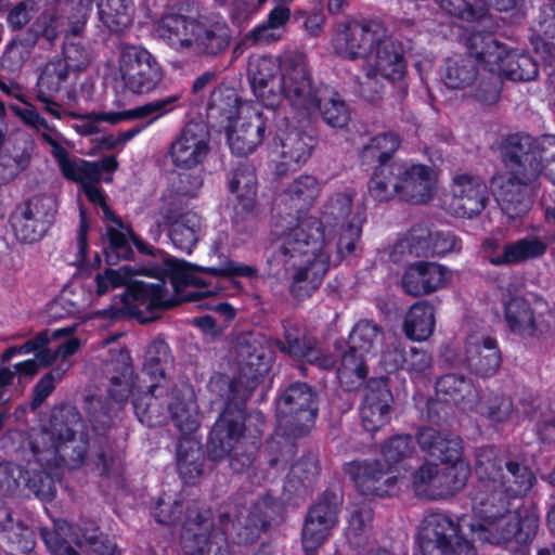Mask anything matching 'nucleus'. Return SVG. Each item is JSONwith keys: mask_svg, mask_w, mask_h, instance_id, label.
<instances>
[{"mask_svg": "<svg viewBox=\"0 0 555 555\" xmlns=\"http://www.w3.org/2000/svg\"><path fill=\"white\" fill-rule=\"evenodd\" d=\"M477 487L472 494L473 508L490 526L487 540L512 555H530L538 534L540 514L537 506L521 505L511 513L513 501L525 498L537 482L532 469L506 457L494 446L475 452Z\"/></svg>", "mask_w": 555, "mask_h": 555, "instance_id": "f257e3e1", "label": "nucleus"}, {"mask_svg": "<svg viewBox=\"0 0 555 555\" xmlns=\"http://www.w3.org/2000/svg\"><path fill=\"white\" fill-rule=\"evenodd\" d=\"M334 53L343 60H367L374 53V62L359 83L360 95L369 102L382 99V80L397 81L406 70L403 48L387 35L383 24L376 21H348L336 25L332 36Z\"/></svg>", "mask_w": 555, "mask_h": 555, "instance_id": "f03ea898", "label": "nucleus"}, {"mask_svg": "<svg viewBox=\"0 0 555 555\" xmlns=\"http://www.w3.org/2000/svg\"><path fill=\"white\" fill-rule=\"evenodd\" d=\"M155 30L173 51L194 52L207 60L223 57L233 41L227 18L220 12L199 9L195 0L169 1L155 23Z\"/></svg>", "mask_w": 555, "mask_h": 555, "instance_id": "7ed1b4c3", "label": "nucleus"}, {"mask_svg": "<svg viewBox=\"0 0 555 555\" xmlns=\"http://www.w3.org/2000/svg\"><path fill=\"white\" fill-rule=\"evenodd\" d=\"M264 415L260 411L224 405L212 425L206 449L210 461L218 463L229 459L231 469L236 474L247 472L256 461L259 451Z\"/></svg>", "mask_w": 555, "mask_h": 555, "instance_id": "20e7f679", "label": "nucleus"}, {"mask_svg": "<svg viewBox=\"0 0 555 555\" xmlns=\"http://www.w3.org/2000/svg\"><path fill=\"white\" fill-rule=\"evenodd\" d=\"M278 426L266 440L263 454L271 468L286 466L297 453L296 439L307 435L318 415L317 392L307 383L287 386L276 400Z\"/></svg>", "mask_w": 555, "mask_h": 555, "instance_id": "39448f33", "label": "nucleus"}, {"mask_svg": "<svg viewBox=\"0 0 555 555\" xmlns=\"http://www.w3.org/2000/svg\"><path fill=\"white\" fill-rule=\"evenodd\" d=\"M82 418L69 404L55 406L49 426L41 430L39 440L31 443V451L39 461L53 460L56 465L76 469L83 465L89 449L88 434L80 431Z\"/></svg>", "mask_w": 555, "mask_h": 555, "instance_id": "423d86ee", "label": "nucleus"}, {"mask_svg": "<svg viewBox=\"0 0 555 555\" xmlns=\"http://www.w3.org/2000/svg\"><path fill=\"white\" fill-rule=\"evenodd\" d=\"M327 235L315 217L300 219L279 237L274 258L284 267L306 271V278L319 286L330 268V255L323 250Z\"/></svg>", "mask_w": 555, "mask_h": 555, "instance_id": "0eeeda50", "label": "nucleus"}, {"mask_svg": "<svg viewBox=\"0 0 555 555\" xmlns=\"http://www.w3.org/2000/svg\"><path fill=\"white\" fill-rule=\"evenodd\" d=\"M518 152H521L519 145L511 143L507 138L503 141L501 157L507 172L494 179L496 201L502 211L513 220L531 209L533 201L528 188L539 180L535 163L528 166Z\"/></svg>", "mask_w": 555, "mask_h": 555, "instance_id": "6e6552de", "label": "nucleus"}, {"mask_svg": "<svg viewBox=\"0 0 555 555\" xmlns=\"http://www.w3.org/2000/svg\"><path fill=\"white\" fill-rule=\"evenodd\" d=\"M383 328L373 320L360 319L351 327L347 338H337L334 350L339 357L337 378L346 391L357 390L367 378L366 358L374 356Z\"/></svg>", "mask_w": 555, "mask_h": 555, "instance_id": "1a4fd4ad", "label": "nucleus"}, {"mask_svg": "<svg viewBox=\"0 0 555 555\" xmlns=\"http://www.w3.org/2000/svg\"><path fill=\"white\" fill-rule=\"evenodd\" d=\"M179 302L169 296L164 283H146L131 276L124 292L114 296L113 302L101 311V315L113 321L135 319L146 324L157 320L159 312Z\"/></svg>", "mask_w": 555, "mask_h": 555, "instance_id": "9d476101", "label": "nucleus"}, {"mask_svg": "<svg viewBox=\"0 0 555 555\" xmlns=\"http://www.w3.org/2000/svg\"><path fill=\"white\" fill-rule=\"evenodd\" d=\"M467 50L485 62V70L512 81H530L539 74V63L530 54L507 50L493 31L474 30L465 39Z\"/></svg>", "mask_w": 555, "mask_h": 555, "instance_id": "9b49d317", "label": "nucleus"}, {"mask_svg": "<svg viewBox=\"0 0 555 555\" xmlns=\"http://www.w3.org/2000/svg\"><path fill=\"white\" fill-rule=\"evenodd\" d=\"M201 272L215 278H248L255 279L258 276V268L246 263L234 261L225 257L219 266H198L188 262L185 260L177 259L170 255L160 259L159 264H155L146 270L145 276L159 280L164 283L168 279L177 294L182 293L189 286H195L203 289L208 283L194 273Z\"/></svg>", "mask_w": 555, "mask_h": 555, "instance_id": "f8f14e48", "label": "nucleus"}, {"mask_svg": "<svg viewBox=\"0 0 555 555\" xmlns=\"http://www.w3.org/2000/svg\"><path fill=\"white\" fill-rule=\"evenodd\" d=\"M240 360V374L233 378L227 375L220 377V382L227 384L224 405L247 409L254 389L259 380L270 371L273 362V351L260 341H244L237 347Z\"/></svg>", "mask_w": 555, "mask_h": 555, "instance_id": "ddd939ff", "label": "nucleus"}, {"mask_svg": "<svg viewBox=\"0 0 555 555\" xmlns=\"http://www.w3.org/2000/svg\"><path fill=\"white\" fill-rule=\"evenodd\" d=\"M385 192L370 190L369 196L375 203H388L393 198L412 205L428 203L435 195L436 182L433 169L424 164L408 165L401 162L384 179Z\"/></svg>", "mask_w": 555, "mask_h": 555, "instance_id": "4468645a", "label": "nucleus"}, {"mask_svg": "<svg viewBox=\"0 0 555 555\" xmlns=\"http://www.w3.org/2000/svg\"><path fill=\"white\" fill-rule=\"evenodd\" d=\"M415 555H476L475 546L462 533L460 524L441 512L426 514L417 528Z\"/></svg>", "mask_w": 555, "mask_h": 555, "instance_id": "2eb2a0df", "label": "nucleus"}, {"mask_svg": "<svg viewBox=\"0 0 555 555\" xmlns=\"http://www.w3.org/2000/svg\"><path fill=\"white\" fill-rule=\"evenodd\" d=\"M503 319L511 334L530 343H542L555 334V314L547 305L538 310L521 295L503 299Z\"/></svg>", "mask_w": 555, "mask_h": 555, "instance_id": "dca6fc26", "label": "nucleus"}, {"mask_svg": "<svg viewBox=\"0 0 555 555\" xmlns=\"http://www.w3.org/2000/svg\"><path fill=\"white\" fill-rule=\"evenodd\" d=\"M282 330V337L270 338V344L281 354L299 363V370L304 375H306L307 365L326 372L336 367V357L324 350L318 338L304 332L298 324L283 320Z\"/></svg>", "mask_w": 555, "mask_h": 555, "instance_id": "f3484780", "label": "nucleus"}, {"mask_svg": "<svg viewBox=\"0 0 555 555\" xmlns=\"http://www.w3.org/2000/svg\"><path fill=\"white\" fill-rule=\"evenodd\" d=\"M56 209L44 195H34L18 203L9 215V224L17 242L41 241L54 223Z\"/></svg>", "mask_w": 555, "mask_h": 555, "instance_id": "a211bd4d", "label": "nucleus"}, {"mask_svg": "<svg viewBox=\"0 0 555 555\" xmlns=\"http://www.w3.org/2000/svg\"><path fill=\"white\" fill-rule=\"evenodd\" d=\"M281 91L289 104L299 109L315 105L314 86L307 54L299 50H286L280 54Z\"/></svg>", "mask_w": 555, "mask_h": 555, "instance_id": "6ab92c4d", "label": "nucleus"}, {"mask_svg": "<svg viewBox=\"0 0 555 555\" xmlns=\"http://www.w3.org/2000/svg\"><path fill=\"white\" fill-rule=\"evenodd\" d=\"M119 73L125 88L134 94H147L159 86L164 69L145 48L127 46L119 59Z\"/></svg>", "mask_w": 555, "mask_h": 555, "instance_id": "aec40b11", "label": "nucleus"}, {"mask_svg": "<svg viewBox=\"0 0 555 555\" xmlns=\"http://www.w3.org/2000/svg\"><path fill=\"white\" fill-rule=\"evenodd\" d=\"M343 470L363 495L385 498L398 490L399 478L384 460H354L345 463Z\"/></svg>", "mask_w": 555, "mask_h": 555, "instance_id": "412c9836", "label": "nucleus"}, {"mask_svg": "<svg viewBox=\"0 0 555 555\" xmlns=\"http://www.w3.org/2000/svg\"><path fill=\"white\" fill-rule=\"evenodd\" d=\"M401 143L402 139L398 133L386 131L370 138L362 147L360 152L362 165L373 166V172L367 182V192L372 189L376 194L385 192L384 179L395 166L402 162L395 159Z\"/></svg>", "mask_w": 555, "mask_h": 555, "instance_id": "4be33fe9", "label": "nucleus"}, {"mask_svg": "<svg viewBox=\"0 0 555 555\" xmlns=\"http://www.w3.org/2000/svg\"><path fill=\"white\" fill-rule=\"evenodd\" d=\"M393 396L387 376L366 380L360 404V420L363 429L375 435L391 420Z\"/></svg>", "mask_w": 555, "mask_h": 555, "instance_id": "5701e85b", "label": "nucleus"}, {"mask_svg": "<svg viewBox=\"0 0 555 555\" xmlns=\"http://www.w3.org/2000/svg\"><path fill=\"white\" fill-rule=\"evenodd\" d=\"M209 140L210 134L204 122H188L170 144L169 154L173 165L192 169L202 164L209 152Z\"/></svg>", "mask_w": 555, "mask_h": 555, "instance_id": "b1692460", "label": "nucleus"}, {"mask_svg": "<svg viewBox=\"0 0 555 555\" xmlns=\"http://www.w3.org/2000/svg\"><path fill=\"white\" fill-rule=\"evenodd\" d=\"M214 519L209 508H188L180 534L183 555H209L214 545H221L214 537Z\"/></svg>", "mask_w": 555, "mask_h": 555, "instance_id": "393cba45", "label": "nucleus"}, {"mask_svg": "<svg viewBox=\"0 0 555 555\" xmlns=\"http://www.w3.org/2000/svg\"><path fill=\"white\" fill-rule=\"evenodd\" d=\"M279 147V159L275 160V175L286 176L296 171L311 156L315 139L299 128L281 131L274 138Z\"/></svg>", "mask_w": 555, "mask_h": 555, "instance_id": "a878e982", "label": "nucleus"}, {"mask_svg": "<svg viewBox=\"0 0 555 555\" xmlns=\"http://www.w3.org/2000/svg\"><path fill=\"white\" fill-rule=\"evenodd\" d=\"M448 281L447 267L434 261L420 260L405 266L400 286L404 294L422 297L443 288Z\"/></svg>", "mask_w": 555, "mask_h": 555, "instance_id": "bb28decb", "label": "nucleus"}, {"mask_svg": "<svg viewBox=\"0 0 555 555\" xmlns=\"http://www.w3.org/2000/svg\"><path fill=\"white\" fill-rule=\"evenodd\" d=\"M63 57L50 60L41 72V86L61 90L70 72H82L89 65V51L81 42L67 41L63 46Z\"/></svg>", "mask_w": 555, "mask_h": 555, "instance_id": "cd10ccee", "label": "nucleus"}, {"mask_svg": "<svg viewBox=\"0 0 555 555\" xmlns=\"http://www.w3.org/2000/svg\"><path fill=\"white\" fill-rule=\"evenodd\" d=\"M279 507L278 499L264 493L251 505L243 521L236 517V526L231 533L232 542L243 545L255 543L262 532L269 530L272 515Z\"/></svg>", "mask_w": 555, "mask_h": 555, "instance_id": "c85d7f7f", "label": "nucleus"}, {"mask_svg": "<svg viewBox=\"0 0 555 555\" xmlns=\"http://www.w3.org/2000/svg\"><path fill=\"white\" fill-rule=\"evenodd\" d=\"M229 191L236 195L234 206L235 219L256 220L259 215L257 207V176L255 167L247 160L240 162L229 179Z\"/></svg>", "mask_w": 555, "mask_h": 555, "instance_id": "c756f323", "label": "nucleus"}, {"mask_svg": "<svg viewBox=\"0 0 555 555\" xmlns=\"http://www.w3.org/2000/svg\"><path fill=\"white\" fill-rule=\"evenodd\" d=\"M507 139L521 147V152L518 153L528 166L535 163L538 179L544 170L547 180L555 185V134L534 138L530 134L514 133L507 135Z\"/></svg>", "mask_w": 555, "mask_h": 555, "instance_id": "7c9ffc66", "label": "nucleus"}, {"mask_svg": "<svg viewBox=\"0 0 555 555\" xmlns=\"http://www.w3.org/2000/svg\"><path fill=\"white\" fill-rule=\"evenodd\" d=\"M453 208L457 217L473 218L479 215L489 201L488 186L481 178L468 173L453 179Z\"/></svg>", "mask_w": 555, "mask_h": 555, "instance_id": "2f4dec72", "label": "nucleus"}, {"mask_svg": "<svg viewBox=\"0 0 555 555\" xmlns=\"http://www.w3.org/2000/svg\"><path fill=\"white\" fill-rule=\"evenodd\" d=\"M416 442L429 459L442 464L460 460L463 453V440L460 436L429 426L420 428Z\"/></svg>", "mask_w": 555, "mask_h": 555, "instance_id": "473e14b6", "label": "nucleus"}, {"mask_svg": "<svg viewBox=\"0 0 555 555\" xmlns=\"http://www.w3.org/2000/svg\"><path fill=\"white\" fill-rule=\"evenodd\" d=\"M168 417L180 436H191L199 428V413L193 389L173 387L169 395Z\"/></svg>", "mask_w": 555, "mask_h": 555, "instance_id": "72a5a7b5", "label": "nucleus"}, {"mask_svg": "<svg viewBox=\"0 0 555 555\" xmlns=\"http://www.w3.org/2000/svg\"><path fill=\"white\" fill-rule=\"evenodd\" d=\"M168 392L158 384H152L146 391L133 396V412L140 423L149 427L164 425L168 420Z\"/></svg>", "mask_w": 555, "mask_h": 555, "instance_id": "f704fd0d", "label": "nucleus"}, {"mask_svg": "<svg viewBox=\"0 0 555 555\" xmlns=\"http://www.w3.org/2000/svg\"><path fill=\"white\" fill-rule=\"evenodd\" d=\"M242 104L241 98L233 88L218 86L212 90L207 102L208 124L218 130L231 128L238 119Z\"/></svg>", "mask_w": 555, "mask_h": 555, "instance_id": "c9c22d12", "label": "nucleus"}, {"mask_svg": "<svg viewBox=\"0 0 555 555\" xmlns=\"http://www.w3.org/2000/svg\"><path fill=\"white\" fill-rule=\"evenodd\" d=\"M313 99L317 102L314 106L300 107L298 111L307 114L319 112L324 122L333 128H344L348 125L349 107L334 88L328 85H318Z\"/></svg>", "mask_w": 555, "mask_h": 555, "instance_id": "e433bc0d", "label": "nucleus"}, {"mask_svg": "<svg viewBox=\"0 0 555 555\" xmlns=\"http://www.w3.org/2000/svg\"><path fill=\"white\" fill-rule=\"evenodd\" d=\"M320 474L321 464L318 456L311 452L305 453L291 466L283 489L298 498L310 495L319 481Z\"/></svg>", "mask_w": 555, "mask_h": 555, "instance_id": "4c0bfd02", "label": "nucleus"}, {"mask_svg": "<svg viewBox=\"0 0 555 555\" xmlns=\"http://www.w3.org/2000/svg\"><path fill=\"white\" fill-rule=\"evenodd\" d=\"M180 98V95L175 94L121 112L91 113L88 115V119L95 122L105 121L111 125H117L124 120L146 119L150 117V122H154L159 117L171 112L175 107V103L178 102Z\"/></svg>", "mask_w": 555, "mask_h": 555, "instance_id": "58836bf2", "label": "nucleus"}, {"mask_svg": "<svg viewBox=\"0 0 555 555\" xmlns=\"http://www.w3.org/2000/svg\"><path fill=\"white\" fill-rule=\"evenodd\" d=\"M223 130L227 132V140L232 154L246 157L262 143L266 124L262 120V114L255 112L248 120L242 121L240 127H235V124H233L231 128Z\"/></svg>", "mask_w": 555, "mask_h": 555, "instance_id": "ea45409f", "label": "nucleus"}, {"mask_svg": "<svg viewBox=\"0 0 555 555\" xmlns=\"http://www.w3.org/2000/svg\"><path fill=\"white\" fill-rule=\"evenodd\" d=\"M466 362L469 370L479 377H492L501 366L502 353L498 339L483 336L466 348Z\"/></svg>", "mask_w": 555, "mask_h": 555, "instance_id": "a19ab883", "label": "nucleus"}, {"mask_svg": "<svg viewBox=\"0 0 555 555\" xmlns=\"http://www.w3.org/2000/svg\"><path fill=\"white\" fill-rule=\"evenodd\" d=\"M436 395L446 403H452L461 409L472 408L479 398L472 379L455 373L440 376L435 384Z\"/></svg>", "mask_w": 555, "mask_h": 555, "instance_id": "79ce46f5", "label": "nucleus"}, {"mask_svg": "<svg viewBox=\"0 0 555 555\" xmlns=\"http://www.w3.org/2000/svg\"><path fill=\"white\" fill-rule=\"evenodd\" d=\"M165 223L169 227V238L173 246L186 254H191L198 241L201 218L192 211L177 215L168 209L164 216Z\"/></svg>", "mask_w": 555, "mask_h": 555, "instance_id": "37998d69", "label": "nucleus"}, {"mask_svg": "<svg viewBox=\"0 0 555 555\" xmlns=\"http://www.w3.org/2000/svg\"><path fill=\"white\" fill-rule=\"evenodd\" d=\"M485 68V62L468 50V55H455L446 60L442 80L449 89H464L475 82L478 66Z\"/></svg>", "mask_w": 555, "mask_h": 555, "instance_id": "c03bdc74", "label": "nucleus"}, {"mask_svg": "<svg viewBox=\"0 0 555 555\" xmlns=\"http://www.w3.org/2000/svg\"><path fill=\"white\" fill-rule=\"evenodd\" d=\"M435 325V307L422 300L409 309L403 322V332L411 340L424 341L433 335Z\"/></svg>", "mask_w": 555, "mask_h": 555, "instance_id": "a18cd8bd", "label": "nucleus"}, {"mask_svg": "<svg viewBox=\"0 0 555 555\" xmlns=\"http://www.w3.org/2000/svg\"><path fill=\"white\" fill-rule=\"evenodd\" d=\"M545 251L546 245L539 237H522L515 242L505 243L502 246V255L493 257L491 264L495 267L518 264L539 258Z\"/></svg>", "mask_w": 555, "mask_h": 555, "instance_id": "49530a36", "label": "nucleus"}, {"mask_svg": "<svg viewBox=\"0 0 555 555\" xmlns=\"http://www.w3.org/2000/svg\"><path fill=\"white\" fill-rule=\"evenodd\" d=\"M356 192L352 189H346L343 192H336L330 196L323 206L321 219L324 233L326 228L332 230L336 228H345L347 222L351 220L353 211V198Z\"/></svg>", "mask_w": 555, "mask_h": 555, "instance_id": "de8ad7c7", "label": "nucleus"}, {"mask_svg": "<svg viewBox=\"0 0 555 555\" xmlns=\"http://www.w3.org/2000/svg\"><path fill=\"white\" fill-rule=\"evenodd\" d=\"M441 470L438 469L437 486L431 501L446 499L460 492L470 476V465L460 457L451 461Z\"/></svg>", "mask_w": 555, "mask_h": 555, "instance_id": "09e8293b", "label": "nucleus"}, {"mask_svg": "<svg viewBox=\"0 0 555 555\" xmlns=\"http://www.w3.org/2000/svg\"><path fill=\"white\" fill-rule=\"evenodd\" d=\"M439 8L459 20L476 23L473 30H485L491 18L485 0H436Z\"/></svg>", "mask_w": 555, "mask_h": 555, "instance_id": "8fccbe9b", "label": "nucleus"}, {"mask_svg": "<svg viewBox=\"0 0 555 555\" xmlns=\"http://www.w3.org/2000/svg\"><path fill=\"white\" fill-rule=\"evenodd\" d=\"M90 3L93 0H89ZM100 21L111 33H119L132 24V0H94Z\"/></svg>", "mask_w": 555, "mask_h": 555, "instance_id": "3c124183", "label": "nucleus"}, {"mask_svg": "<svg viewBox=\"0 0 555 555\" xmlns=\"http://www.w3.org/2000/svg\"><path fill=\"white\" fill-rule=\"evenodd\" d=\"M343 502V492L336 487H328L308 508L305 516L314 519L319 524L335 528L338 525V515Z\"/></svg>", "mask_w": 555, "mask_h": 555, "instance_id": "603ef678", "label": "nucleus"}, {"mask_svg": "<svg viewBox=\"0 0 555 555\" xmlns=\"http://www.w3.org/2000/svg\"><path fill=\"white\" fill-rule=\"evenodd\" d=\"M280 73V55H251L247 63V76L254 93L262 95L263 88L273 83L276 73Z\"/></svg>", "mask_w": 555, "mask_h": 555, "instance_id": "864d4df0", "label": "nucleus"}, {"mask_svg": "<svg viewBox=\"0 0 555 555\" xmlns=\"http://www.w3.org/2000/svg\"><path fill=\"white\" fill-rule=\"evenodd\" d=\"M320 193L319 181L310 175L297 177L284 191L289 206L299 214L308 210Z\"/></svg>", "mask_w": 555, "mask_h": 555, "instance_id": "5fc2aeb1", "label": "nucleus"}, {"mask_svg": "<svg viewBox=\"0 0 555 555\" xmlns=\"http://www.w3.org/2000/svg\"><path fill=\"white\" fill-rule=\"evenodd\" d=\"M70 531L72 526L66 520L57 519L52 528H40V538L51 555H80L66 540Z\"/></svg>", "mask_w": 555, "mask_h": 555, "instance_id": "6e6d98bb", "label": "nucleus"}, {"mask_svg": "<svg viewBox=\"0 0 555 555\" xmlns=\"http://www.w3.org/2000/svg\"><path fill=\"white\" fill-rule=\"evenodd\" d=\"M366 221L365 208L358 206L350 221L340 233L336 243L337 254L340 258H346L354 254L357 244L362 235V227Z\"/></svg>", "mask_w": 555, "mask_h": 555, "instance_id": "4d7b16f0", "label": "nucleus"}, {"mask_svg": "<svg viewBox=\"0 0 555 555\" xmlns=\"http://www.w3.org/2000/svg\"><path fill=\"white\" fill-rule=\"evenodd\" d=\"M170 347L164 338H154L146 347L143 370L153 377H165L167 366L172 362Z\"/></svg>", "mask_w": 555, "mask_h": 555, "instance_id": "13d9d810", "label": "nucleus"}, {"mask_svg": "<svg viewBox=\"0 0 555 555\" xmlns=\"http://www.w3.org/2000/svg\"><path fill=\"white\" fill-rule=\"evenodd\" d=\"M334 528L319 524L305 516L300 533L302 552L305 555H318L320 547L330 539Z\"/></svg>", "mask_w": 555, "mask_h": 555, "instance_id": "bf43d9fd", "label": "nucleus"}, {"mask_svg": "<svg viewBox=\"0 0 555 555\" xmlns=\"http://www.w3.org/2000/svg\"><path fill=\"white\" fill-rule=\"evenodd\" d=\"M107 244L103 248L105 261L109 266L117 264L120 260L132 259L134 251L130 241L121 231L108 227L106 229Z\"/></svg>", "mask_w": 555, "mask_h": 555, "instance_id": "052dcab7", "label": "nucleus"}, {"mask_svg": "<svg viewBox=\"0 0 555 555\" xmlns=\"http://www.w3.org/2000/svg\"><path fill=\"white\" fill-rule=\"evenodd\" d=\"M433 231L425 223H415L406 232L402 243L410 255L417 258L431 257Z\"/></svg>", "mask_w": 555, "mask_h": 555, "instance_id": "680f3d73", "label": "nucleus"}, {"mask_svg": "<svg viewBox=\"0 0 555 555\" xmlns=\"http://www.w3.org/2000/svg\"><path fill=\"white\" fill-rule=\"evenodd\" d=\"M513 410L512 399L503 395H490L479 404V414L491 423L508 421Z\"/></svg>", "mask_w": 555, "mask_h": 555, "instance_id": "e2e57ef3", "label": "nucleus"}, {"mask_svg": "<svg viewBox=\"0 0 555 555\" xmlns=\"http://www.w3.org/2000/svg\"><path fill=\"white\" fill-rule=\"evenodd\" d=\"M135 275L138 274L132 270V266H121L117 269L106 268L102 273H96L94 278L95 293L98 296H103L111 289L125 288L129 279Z\"/></svg>", "mask_w": 555, "mask_h": 555, "instance_id": "0e129e2a", "label": "nucleus"}, {"mask_svg": "<svg viewBox=\"0 0 555 555\" xmlns=\"http://www.w3.org/2000/svg\"><path fill=\"white\" fill-rule=\"evenodd\" d=\"M414 438L412 435H396L382 447L384 461L392 468L393 465L409 457L414 451Z\"/></svg>", "mask_w": 555, "mask_h": 555, "instance_id": "69168bd1", "label": "nucleus"}, {"mask_svg": "<svg viewBox=\"0 0 555 555\" xmlns=\"http://www.w3.org/2000/svg\"><path fill=\"white\" fill-rule=\"evenodd\" d=\"M26 489L42 502H51L56 495L55 482L44 470L27 472Z\"/></svg>", "mask_w": 555, "mask_h": 555, "instance_id": "338daca9", "label": "nucleus"}, {"mask_svg": "<svg viewBox=\"0 0 555 555\" xmlns=\"http://www.w3.org/2000/svg\"><path fill=\"white\" fill-rule=\"evenodd\" d=\"M438 467L436 464H422L412 476V487L417 496L431 500L437 486Z\"/></svg>", "mask_w": 555, "mask_h": 555, "instance_id": "774afa93", "label": "nucleus"}]
</instances>
